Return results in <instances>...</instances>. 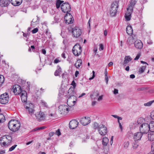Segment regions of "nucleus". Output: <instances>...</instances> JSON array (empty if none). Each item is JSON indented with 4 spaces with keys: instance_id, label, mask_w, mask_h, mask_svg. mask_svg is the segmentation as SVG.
I'll list each match as a JSON object with an SVG mask.
<instances>
[{
    "instance_id": "obj_1",
    "label": "nucleus",
    "mask_w": 154,
    "mask_h": 154,
    "mask_svg": "<svg viewBox=\"0 0 154 154\" xmlns=\"http://www.w3.org/2000/svg\"><path fill=\"white\" fill-rule=\"evenodd\" d=\"M8 126L9 128L13 132L18 131L20 126V122L15 119L11 120L8 122Z\"/></svg>"
},
{
    "instance_id": "obj_2",
    "label": "nucleus",
    "mask_w": 154,
    "mask_h": 154,
    "mask_svg": "<svg viewBox=\"0 0 154 154\" xmlns=\"http://www.w3.org/2000/svg\"><path fill=\"white\" fill-rule=\"evenodd\" d=\"M118 5L117 2H113L111 5L110 10V14L112 16H115L117 12Z\"/></svg>"
},
{
    "instance_id": "obj_3",
    "label": "nucleus",
    "mask_w": 154,
    "mask_h": 154,
    "mask_svg": "<svg viewBox=\"0 0 154 154\" xmlns=\"http://www.w3.org/2000/svg\"><path fill=\"white\" fill-rule=\"evenodd\" d=\"M24 108L27 112L30 115L34 113L35 110L34 109V105L31 103L26 102L24 105Z\"/></svg>"
},
{
    "instance_id": "obj_4",
    "label": "nucleus",
    "mask_w": 154,
    "mask_h": 154,
    "mask_svg": "<svg viewBox=\"0 0 154 154\" xmlns=\"http://www.w3.org/2000/svg\"><path fill=\"white\" fill-rule=\"evenodd\" d=\"M72 36L75 38L79 37L82 34V30L78 27H75L72 29Z\"/></svg>"
},
{
    "instance_id": "obj_5",
    "label": "nucleus",
    "mask_w": 154,
    "mask_h": 154,
    "mask_svg": "<svg viewBox=\"0 0 154 154\" xmlns=\"http://www.w3.org/2000/svg\"><path fill=\"white\" fill-rule=\"evenodd\" d=\"M61 9L63 12L68 14L70 11L71 8L68 3L65 2L61 5Z\"/></svg>"
},
{
    "instance_id": "obj_6",
    "label": "nucleus",
    "mask_w": 154,
    "mask_h": 154,
    "mask_svg": "<svg viewBox=\"0 0 154 154\" xmlns=\"http://www.w3.org/2000/svg\"><path fill=\"white\" fill-rule=\"evenodd\" d=\"M72 51L73 54L75 56H79L82 52V48L79 44H76L73 47Z\"/></svg>"
},
{
    "instance_id": "obj_7",
    "label": "nucleus",
    "mask_w": 154,
    "mask_h": 154,
    "mask_svg": "<svg viewBox=\"0 0 154 154\" xmlns=\"http://www.w3.org/2000/svg\"><path fill=\"white\" fill-rule=\"evenodd\" d=\"M9 100L8 94L5 92L0 96V103L2 104H6Z\"/></svg>"
},
{
    "instance_id": "obj_8",
    "label": "nucleus",
    "mask_w": 154,
    "mask_h": 154,
    "mask_svg": "<svg viewBox=\"0 0 154 154\" xmlns=\"http://www.w3.org/2000/svg\"><path fill=\"white\" fill-rule=\"evenodd\" d=\"M140 130L142 134L147 133L150 131L149 124L147 123L143 124L140 127Z\"/></svg>"
},
{
    "instance_id": "obj_9",
    "label": "nucleus",
    "mask_w": 154,
    "mask_h": 154,
    "mask_svg": "<svg viewBox=\"0 0 154 154\" xmlns=\"http://www.w3.org/2000/svg\"><path fill=\"white\" fill-rule=\"evenodd\" d=\"M98 132L101 136H103L106 135L107 132L106 127L104 125H100L99 128H98Z\"/></svg>"
},
{
    "instance_id": "obj_10",
    "label": "nucleus",
    "mask_w": 154,
    "mask_h": 154,
    "mask_svg": "<svg viewBox=\"0 0 154 154\" xmlns=\"http://www.w3.org/2000/svg\"><path fill=\"white\" fill-rule=\"evenodd\" d=\"M59 111L60 113L62 115H66L68 112V107L65 105H62L58 107Z\"/></svg>"
},
{
    "instance_id": "obj_11",
    "label": "nucleus",
    "mask_w": 154,
    "mask_h": 154,
    "mask_svg": "<svg viewBox=\"0 0 154 154\" xmlns=\"http://www.w3.org/2000/svg\"><path fill=\"white\" fill-rule=\"evenodd\" d=\"M77 100V97L75 96H70L67 100V104L69 107L74 106Z\"/></svg>"
},
{
    "instance_id": "obj_12",
    "label": "nucleus",
    "mask_w": 154,
    "mask_h": 154,
    "mask_svg": "<svg viewBox=\"0 0 154 154\" xmlns=\"http://www.w3.org/2000/svg\"><path fill=\"white\" fill-rule=\"evenodd\" d=\"M73 17L70 13L66 14L64 16V20L66 23L69 24L73 23V19L72 20Z\"/></svg>"
},
{
    "instance_id": "obj_13",
    "label": "nucleus",
    "mask_w": 154,
    "mask_h": 154,
    "mask_svg": "<svg viewBox=\"0 0 154 154\" xmlns=\"http://www.w3.org/2000/svg\"><path fill=\"white\" fill-rule=\"evenodd\" d=\"M80 122L83 125H86L90 123L91 119L88 117H84L80 119Z\"/></svg>"
},
{
    "instance_id": "obj_14",
    "label": "nucleus",
    "mask_w": 154,
    "mask_h": 154,
    "mask_svg": "<svg viewBox=\"0 0 154 154\" xmlns=\"http://www.w3.org/2000/svg\"><path fill=\"white\" fill-rule=\"evenodd\" d=\"M12 140V137L10 135L4 136L1 137L0 139V140L6 141L8 145H11Z\"/></svg>"
},
{
    "instance_id": "obj_15",
    "label": "nucleus",
    "mask_w": 154,
    "mask_h": 154,
    "mask_svg": "<svg viewBox=\"0 0 154 154\" xmlns=\"http://www.w3.org/2000/svg\"><path fill=\"white\" fill-rule=\"evenodd\" d=\"M78 124L79 122L76 120H72L69 123V127L71 129H74L77 127Z\"/></svg>"
},
{
    "instance_id": "obj_16",
    "label": "nucleus",
    "mask_w": 154,
    "mask_h": 154,
    "mask_svg": "<svg viewBox=\"0 0 154 154\" xmlns=\"http://www.w3.org/2000/svg\"><path fill=\"white\" fill-rule=\"evenodd\" d=\"M22 91L21 87L19 85H17L13 88V92L15 95L21 94Z\"/></svg>"
},
{
    "instance_id": "obj_17",
    "label": "nucleus",
    "mask_w": 154,
    "mask_h": 154,
    "mask_svg": "<svg viewBox=\"0 0 154 154\" xmlns=\"http://www.w3.org/2000/svg\"><path fill=\"white\" fill-rule=\"evenodd\" d=\"M36 119L38 121L44 120L45 119V116L44 112L40 111L39 113L35 115Z\"/></svg>"
},
{
    "instance_id": "obj_18",
    "label": "nucleus",
    "mask_w": 154,
    "mask_h": 154,
    "mask_svg": "<svg viewBox=\"0 0 154 154\" xmlns=\"http://www.w3.org/2000/svg\"><path fill=\"white\" fill-rule=\"evenodd\" d=\"M127 11L126 12L125 17L127 21H129L130 20L131 17V14L133 12V10L127 8Z\"/></svg>"
},
{
    "instance_id": "obj_19",
    "label": "nucleus",
    "mask_w": 154,
    "mask_h": 154,
    "mask_svg": "<svg viewBox=\"0 0 154 154\" xmlns=\"http://www.w3.org/2000/svg\"><path fill=\"white\" fill-rule=\"evenodd\" d=\"M134 45L137 48L141 49L143 47V44L141 40H137L135 42Z\"/></svg>"
},
{
    "instance_id": "obj_20",
    "label": "nucleus",
    "mask_w": 154,
    "mask_h": 154,
    "mask_svg": "<svg viewBox=\"0 0 154 154\" xmlns=\"http://www.w3.org/2000/svg\"><path fill=\"white\" fill-rule=\"evenodd\" d=\"M27 94L25 91H23L22 93L21 94L20 97L22 101L23 102H26L27 100Z\"/></svg>"
},
{
    "instance_id": "obj_21",
    "label": "nucleus",
    "mask_w": 154,
    "mask_h": 154,
    "mask_svg": "<svg viewBox=\"0 0 154 154\" xmlns=\"http://www.w3.org/2000/svg\"><path fill=\"white\" fill-rule=\"evenodd\" d=\"M143 134L140 132H137L134 134L133 138L134 140H140Z\"/></svg>"
},
{
    "instance_id": "obj_22",
    "label": "nucleus",
    "mask_w": 154,
    "mask_h": 154,
    "mask_svg": "<svg viewBox=\"0 0 154 154\" xmlns=\"http://www.w3.org/2000/svg\"><path fill=\"white\" fill-rule=\"evenodd\" d=\"M10 0H1L0 5L2 7H6L10 3Z\"/></svg>"
},
{
    "instance_id": "obj_23",
    "label": "nucleus",
    "mask_w": 154,
    "mask_h": 154,
    "mask_svg": "<svg viewBox=\"0 0 154 154\" xmlns=\"http://www.w3.org/2000/svg\"><path fill=\"white\" fill-rule=\"evenodd\" d=\"M132 60L131 58L129 56H126L124 58V61L123 63L124 66H126L127 63Z\"/></svg>"
},
{
    "instance_id": "obj_24",
    "label": "nucleus",
    "mask_w": 154,
    "mask_h": 154,
    "mask_svg": "<svg viewBox=\"0 0 154 154\" xmlns=\"http://www.w3.org/2000/svg\"><path fill=\"white\" fill-rule=\"evenodd\" d=\"M22 0H11V3L14 6L20 5L22 3Z\"/></svg>"
},
{
    "instance_id": "obj_25",
    "label": "nucleus",
    "mask_w": 154,
    "mask_h": 154,
    "mask_svg": "<svg viewBox=\"0 0 154 154\" xmlns=\"http://www.w3.org/2000/svg\"><path fill=\"white\" fill-rule=\"evenodd\" d=\"M150 131L148 134V139L150 141H153L154 140V131Z\"/></svg>"
},
{
    "instance_id": "obj_26",
    "label": "nucleus",
    "mask_w": 154,
    "mask_h": 154,
    "mask_svg": "<svg viewBox=\"0 0 154 154\" xmlns=\"http://www.w3.org/2000/svg\"><path fill=\"white\" fill-rule=\"evenodd\" d=\"M74 89L72 87H71L68 90V95L70 96H74L75 92Z\"/></svg>"
},
{
    "instance_id": "obj_27",
    "label": "nucleus",
    "mask_w": 154,
    "mask_h": 154,
    "mask_svg": "<svg viewBox=\"0 0 154 154\" xmlns=\"http://www.w3.org/2000/svg\"><path fill=\"white\" fill-rule=\"evenodd\" d=\"M126 31L128 35H132L133 33V30L131 26H127L126 28Z\"/></svg>"
},
{
    "instance_id": "obj_28",
    "label": "nucleus",
    "mask_w": 154,
    "mask_h": 154,
    "mask_svg": "<svg viewBox=\"0 0 154 154\" xmlns=\"http://www.w3.org/2000/svg\"><path fill=\"white\" fill-rule=\"evenodd\" d=\"M57 69L54 72V75L55 76H59L60 77V74L62 72V69L59 66H57Z\"/></svg>"
},
{
    "instance_id": "obj_29",
    "label": "nucleus",
    "mask_w": 154,
    "mask_h": 154,
    "mask_svg": "<svg viewBox=\"0 0 154 154\" xmlns=\"http://www.w3.org/2000/svg\"><path fill=\"white\" fill-rule=\"evenodd\" d=\"M82 61L81 59H78L75 64V66L77 68L79 67H82Z\"/></svg>"
},
{
    "instance_id": "obj_30",
    "label": "nucleus",
    "mask_w": 154,
    "mask_h": 154,
    "mask_svg": "<svg viewBox=\"0 0 154 154\" xmlns=\"http://www.w3.org/2000/svg\"><path fill=\"white\" fill-rule=\"evenodd\" d=\"M134 38L133 36H130L128 37L127 42L128 44L129 45H131L134 43Z\"/></svg>"
},
{
    "instance_id": "obj_31",
    "label": "nucleus",
    "mask_w": 154,
    "mask_h": 154,
    "mask_svg": "<svg viewBox=\"0 0 154 154\" xmlns=\"http://www.w3.org/2000/svg\"><path fill=\"white\" fill-rule=\"evenodd\" d=\"M136 4L135 0H131L129 5L127 8L128 9H130L133 10V7Z\"/></svg>"
},
{
    "instance_id": "obj_32",
    "label": "nucleus",
    "mask_w": 154,
    "mask_h": 154,
    "mask_svg": "<svg viewBox=\"0 0 154 154\" xmlns=\"http://www.w3.org/2000/svg\"><path fill=\"white\" fill-rule=\"evenodd\" d=\"M109 142L108 139L106 137H104L103 138L102 142L103 145L104 146H106Z\"/></svg>"
},
{
    "instance_id": "obj_33",
    "label": "nucleus",
    "mask_w": 154,
    "mask_h": 154,
    "mask_svg": "<svg viewBox=\"0 0 154 154\" xmlns=\"http://www.w3.org/2000/svg\"><path fill=\"white\" fill-rule=\"evenodd\" d=\"M149 125L150 131H154V121L151 122Z\"/></svg>"
},
{
    "instance_id": "obj_34",
    "label": "nucleus",
    "mask_w": 154,
    "mask_h": 154,
    "mask_svg": "<svg viewBox=\"0 0 154 154\" xmlns=\"http://www.w3.org/2000/svg\"><path fill=\"white\" fill-rule=\"evenodd\" d=\"M99 94L97 93H94L91 95L90 96L92 99H96L99 96Z\"/></svg>"
},
{
    "instance_id": "obj_35",
    "label": "nucleus",
    "mask_w": 154,
    "mask_h": 154,
    "mask_svg": "<svg viewBox=\"0 0 154 154\" xmlns=\"http://www.w3.org/2000/svg\"><path fill=\"white\" fill-rule=\"evenodd\" d=\"M5 80L4 76L2 75H0V87L2 86Z\"/></svg>"
},
{
    "instance_id": "obj_36",
    "label": "nucleus",
    "mask_w": 154,
    "mask_h": 154,
    "mask_svg": "<svg viewBox=\"0 0 154 154\" xmlns=\"http://www.w3.org/2000/svg\"><path fill=\"white\" fill-rule=\"evenodd\" d=\"M5 120L4 116L2 113H0V123L4 122Z\"/></svg>"
},
{
    "instance_id": "obj_37",
    "label": "nucleus",
    "mask_w": 154,
    "mask_h": 154,
    "mask_svg": "<svg viewBox=\"0 0 154 154\" xmlns=\"http://www.w3.org/2000/svg\"><path fill=\"white\" fill-rule=\"evenodd\" d=\"M153 102H154V100L149 101L147 103H144L143 105L145 106H151Z\"/></svg>"
},
{
    "instance_id": "obj_38",
    "label": "nucleus",
    "mask_w": 154,
    "mask_h": 154,
    "mask_svg": "<svg viewBox=\"0 0 154 154\" xmlns=\"http://www.w3.org/2000/svg\"><path fill=\"white\" fill-rule=\"evenodd\" d=\"M60 0H57L56 2V5L57 8L58 9L60 7L61 4Z\"/></svg>"
},
{
    "instance_id": "obj_39",
    "label": "nucleus",
    "mask_w": 154,
    "mask_h": 154,
    "mask_svg": "<svg viewBox=\"0 0 154 154\" xmlns=\"http://www.w3.org/2000/svg\"><path fill=\"white\" fill-rule=\"evenodd\" d=\"M0 145L2 147L6 146H8L7 145V143L6 141H4L3 140H0Z\"/></svg>"
},
{
    "instance_id": "obj_40",
    "label": "nucleus",
    "mask_w": 154,
    "mask_h": 154,
    "mask_svg": "<svg viewBox=\"0 0 154 154\" xmlns=\"http://www.w3.org/2000/svg\"><path fill=\"white\" fill-rule=\"evenodd\" d=\"M136 140L132 144V146L134 149H136L137 148L138 146V143L136 141Z\"/></svg>"
},
{
    "instance_id": "obj_41",
    "label": "nucleus",
    "mask_w": 154,
    "mask_h": 154,
    "mask_svg": "<svg viewBox=\"0 0 154 154\" xmlns=\"http://www.w3.org/2000/svg\"><path fill=\"white\" fill-rule=\"evenodd\" d=\"M46 128L45 126H42L39 127H37L33 130V131H35L37 130L44 129Z\"/></svg>"
},
{
    "instance_id": "obj_42",
    "label": "nucleus",
    "mask_w": 154,
    "mask_h": 154,
    "mask_svg": "<svg viewBox=\"0 0 154 154\" xmlns=\"http://www.w3.org/2000/svg\"><path fill=\"white\" fill-rule=\"evenodd\" d=\"M93 128L94 129H97L98 130V128H99L100 125L97 122H94L93 124Z\"/></svg>"
},
{
    "instance_id": "obj_43",
    "label": "nucleus",
    "mask_w": 154,
    "mask_h": 154,
    "mask_svg": "<svg viewBox=\"0 0 154 154\" xmlns=\"http://www.w3.org/2000/svg\"><path fill=\"white\" fill-rule=\"evenodd\" d=\"M146 66H142L141 68L139 70V72L140 73H143L144 72V70H145L146 68Z\"/></svg>"
},
{
    "instance_id": "obj_44",
    "label": "nucleus",
    "mask_w": 154,
    "mask_h": 154,
    "mask_svg": "<svg viewBox=\"0 0 154 154\" xmlns=\"http://www.w3.org/2000/svg\"><path fill=\"white\" fill-rule=\"evenodd\" d=\"M45 33L48 36V38H50L51 37V33L49 32V30L48 29H47Z\"/></svg>"
},
{
    "instance_id": "obj_45",
    "label": "nucleus",
    "mask_w": 154,
    "mask_h": 154,
    "mask_svg": "<svg viewBox=\"0 0 154 154\" xmlns=\"http://www.w3.org/2000/svg\"><path fill=\"white\" fill-rule=\"evenodd\" d=\"M17 146V145H14L9 148V151H11L13 150Z\"/></svg>"
},
{
    "instance_id": "obj_46",
    "label": "nucleus",
    "mask_w": 154,
    "mask_h": 154,
    "mask_svg": "<svg viewBox=\"0 0 154 154\" xmlns=\"http://www.w3.org/2000/svg\"><path fill=\"white\" fill-rule=\"evenodd\" d=\"M124 147L125 148H127L129 146V142L127 141L125 142L124 144Z\"/></svg>"
},
{
    "instance_id": "obj_47",
    "label": "nucleus",
    "mask_w": 154,
    "mask_h": 154,
    "mask_svg": "<svg viewBox=\"0 0 154 154\" xmlns=\"http://www.w3.org/2000/svg\"><path fill=\"white\" fill-rule=\"evenodd\" d=\"M112 116L115 118L117 119L118 120H122V118L120 117H119L118 116H117L116 115H112Z\"/></svg>"
},
{
    "instance_id": "obj_48",
    "label": "nucleus",
    "mask_w": 154,
    "mask_h": 154,
    "mask_svg": "<svg viewBox=\"0 0 154 154\" xmlns=\"http://www.w3.org/2000/svg\"><path fill=\"white\" fill-rule=\"evenodd\" d=\"M38 31V29L37 28H36L35 29H34L32 31V33L33 34H35Z\"/></svg>"
},
{
    "instance_id": "obj_49",
    "label": "nucleus",
    "mask_w": 154,
    "mask_h": 154,
    "mask_svg": "<svg viewBox=\"0 0 154 154\" xmlns=\"http://www.w3.org/2000/svg\"><path fill=\"white\" fill-rule=\"evenodd\" d=\"M71 85H72L73 87V88L75 89L76 86V84L74 80H73L72 82Z\"/></svg>"
},
{
    "instance_id": "obj_50",
    "label": "nucleus",
    "mask_w": 154,
    "mask_h": 154,
    "mask_svg": "<svg viewBox=\"0 0 154 154\" xmlns=\"http://www.w3.org/2000/svg\"><path fill=\"white\" fill-rule=\"evenodd\" d=\"M100 47L99 48V50L100 51L103 50V46L102 44H100L99 45Z\"/></svg>"
},
{
    "instance_id": "obj_51",
    "label": "nucleus",
    "mask_w": 154,
    "mask_h": 154,
    "mask_svg": "<svg viewBox=\"0 0 154 154\" xmlns=\"http://www.w3.org/2000/svg\"><path fill=\"white\" fill-rule=\"evenodd\" d=\"M140 56V53H138L137 54L136 57L134 59V60H138Z\"/></svg>"
},
{
    "instance_id": "obj_52",
    "label": "nucleus",
    "mask_w": 154,
    "mask_h": 154,
    "mask_svg": "<svg viewBox=\"0 0 154 154\" xmlns=\"http://www.w3.org/2000/svg\"><path fill=\"white\" fill-rule=\"evenodd\" d=\"M92 73H93V75H92V77H91V78H89V80H91L92 79H93L94 77H95V72H94V71H93V72H92Z\"/></svg>"
},
{
    "instance_id": "obj_53",
    "label": "nucleus",
    "mask_w": 154,
    "mask_h": 154,
    "mask_svg": "<svg viewBox=\"0 0 154 154\" xmlns=\"http://www.w3.org/2000/svg\"><path fill=\"white\" fill-rule=\"evenodd\" d=\"M56 134L59 136L61 135V133L59 129H58L57 130L56 132Z\"/></svg>"
},
{
    "instance_id": "obj_54",
    "label": "nucleus",
    "mask_w": 154,
    "mask_h": 154,
    "mask_svg": "<svg viewBox=\"0 0 154 154\" xmlns=\"http://www.w3.org/2000/svg\"><path fill=\"white\" fill-rule=\"evenodd\" d=\"M113 93L115 94H118V90L117 89H114Z\"/></svg>"
},
{
    "instance_id": "obj_55",
    "label": "nucleus",
    "mask_w": 154,
    "mask_h": 154,
    "mask_svg": "<svg viewBox=\"0 0 154 154\" xmlns=\"http://www.w3.org/2000/svg\"><path fill=\"white\" fill-rule=\"evenodd\" d=\"M150 116L151 118L152 119H154V111L152 112V113H151Z\"/></svg>"
},
{
    "instance_id": "obj_56",
    "label": "nucleus",
    "mask_w": 154,
    "mask_h": 154,
    "mask_svg": "<svg viewBox=\"0 0 154 154\" xmlns=\"http://www.w3.org/2000/svg\"><path fill=\"white\" fill-rule=\"evenodd\" d=\"M103 97V95L100 96L98 98V100L100 101V100H102V99Z\"/></svg>"
},
{
    "instance_id": "obj_57",
    "label": "nucleus",
    "mask_w": 154,
    "mask_h": 154,
    "mask_svg": "<svg viewBox=\"0 0 154 154\" xmlns=\"http://www.w3.org/2000/svg\"><path fill=\"white\" fill-rule=\"evenodd\" d=\"M42 52L44 54H45L46 53V51L45 49H42Z\"/></svg>"
},
{
    "instance_id": "obj_58",
    "label": "nucleus",
    "mask_w": 154,
    "mask_h": 154,
    "mask_svg": "<svg viewBox=\"0 0 154 154\" xmlns=\"http://www.w3.org/2000/svg\"><path fill=\"white\" fill-rule=\"evenodd\" d=\"M60 62V60L57 59H55L54 61V63H57Z\"/></svg>"
},
{
    "instance_id": "obj_59",
    "label": "nucleus",
    "mask_w": 154,
    "mask_h": 154,
    "mask_svg": "<svg viewBox=\"0 0 154 154\" xmlns=\"http://www.w3.org/2000/svg\"><path fill=\"white\" fill-rule=\"evenodd\" d=\"M29 35L28 33H25L23 32V35L24 37H27Z\"/></svg>"
},
{
    "instance_id": "obj_60",
    "label": "nucleus",
    "mask_w": 154,
    "mask_h": 154,
    "mask_svg": "<svg viewBox=\"0 0 154 154\" xmlns=\"http://www.w3.org/2000/svg\"><path fill=\"white\" fill-rule=\"evenodd\" d=\"M79 74V72L78 71H76L75 73V77L78 76V75Z\"/></svg>"
},
{
    "instance_id": "obj_61",
    "label": "nucleus",
    "mask_w": 154,
    "mask_h": 154,
    "mask_svg": "<svg viewBox=\"0 0 154 154\" xmlns=\"http://www.w3.org/2000/svg\"><path fill=\"white\" fill-rule=\"evenodd\" d=\"M54 133L53 132H51L49 133V135L50 137H52L54 135Z\"/></svg>"
},
{
    "instance_id": "obj_62",
    "label": "nucleus",
    "mask_w": 154,
    "mask_h": 154,
    "mask_svg": "<svg viewBox=\"0 0 154 154\" xmlns=\"http://www.w3.org/2000/svg\"><path fill=\"white\" fill-rule=\"evenodd\" d=\"M135 77V76L134 74H131L130 75V78L131 79H134Z\"/></svg>"
},
{
    "instance_id": "obj_63",
    "label": "nucleus",
    "mask_w": 154,
    "mask_h": 154,
    "mask_svg": "<svg viewBox=\"0 0 154 154\" xmlns=\"http://www.w3.org/2000/svg\"><path fill=\"white\" fill-rule=\"evenodd\" d=\"M113 64V63L112 62H110L108 64L109 67L112 66Z\"/></svg>"
},
{
    "instance_id": "obj_64",
    "label": "nucleus",
    "mask_w": 154,
    "mask_h": 154,
    "mask_svg": "<svg viewBox=\"0 0 154 154\" xmlns=\"http://www.w3.org/2000/svg\"><path fill=\"white\" fill-rule=\"evenodd\" d=\"M5 152V150H2L0 151V154H4Z\"/></svg>"
}]
</instances>
